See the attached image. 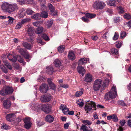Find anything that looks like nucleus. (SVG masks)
I'll use <instances>...</instances> for the list:
<instances>
[{
    "label": "nucleus",
    "instance_id": "nucleus-1",
    "mask_svg": "<svg viewBox=\"0 0 131 131\" xmlns=\"http://www.w3.org/2000/svg\"><path fill=\"white\" fill-rule=\"evenodd\" d=\"M1 8L4 12L10 14L18 10L19 7L16 3L5 2L2 5Z\"/></svg>",
    "mask_w": 131,
    "mask_h": 131
},
{
    "label": "nucleus",
    "instance_id": "nucleus-2",
    "mask_svg": "<svg viewBox=\"0 0 131 131\" xmlns=\"http://www.w3.org/2000/svg\"><path fill=\"white\" fill-rule=\"evenodd\" d=\"M117 93L116 87L113 85L109 93L105 95V98L107 100H109L110 98L113 99L115 98L117 96Z\"/></svg>",
    "mask_w": 131,
    "mask_h": 131
},
{
    "label": "nucleus",
    "instance_id": "nucleus-3",
    "mask_svg": "<svg viewBox=\"0 0 131 131\" xmlns=\"http://www.w3.org/2000/svg\"><path fill=\"white\" fill-rule=\"evenodd\" d=\"M105 6V4L104 2L100 1H95L92 4L93 8L96 9H103Z\"/></svg>",
    "mask_w": 131,
    "mask_h": 131
},
{
    "label": "nucleus",
    "instance_id": "nucleus-4",
    "mask_svg": "<svg viewBox=\"0 0 131 131\" xmlns=\"http://www.w3.org/2000/svg\"><path fill=\"white\" fill-rule=\"evenodd\" d=\"M102 86V80L100 79L95 80L93 84V89L94 91L99 90Z\"/></svg>",
    "mask_w": 131,
    "mask_h": 131
},
{
    "label": "nucleus",
    "instance_id": "nucleus-5",
    "mask_svg": "<svg viewBox=\"0 0 131 131\" xmlns=\"http://www.w3.org/2000/svg\"><path fill=\"white\" fill-rule=\"evenodd\" d=\"M14 90L12 87L6 86L4 89L0 91V93L3 95H6L11 94L13 92Z\"/></svg>",
    "mask_w": 131,
    "mask_h": 131
},
{
    "label": "nucleus",
    "instance_id": "nucleus-6",
    "mask_svg": "<svg viewBox=\"0 0 131 131\" xmlns=\"http://www.w3.org/2000/svg\"><path fill=\"white\" fill-rule=\"evenodd\" d=\"M96 107V105L95 103L94 102L91 101L85 105V110L87 111V113H88V112L91 111L92 108H95Z\"/></svg>",
    "mask_w": 131,
    "mask_h": 131
},
{
    "label": "nucleus",
    "instance_id": "nucleus-7",
    "mask_svg": "<svg viewBox=\"0 0 131 131\" xmlns=\"http://www.w3.org/2000/svg\"><path fill=\"white\" fill-rule=\"evenodd\" d=\"M9 99V98L5 99V97L1 99V100L3 102V105L6 109L8 108L11 105V103Z\"/></svg>",
    "mask_w": 131,
    "mask_h": 131
},
{
    "label": "nucleus",
    "instance_id": "nucleus-8",
    "mask_svg": "<svg viewBox=\"0 0 131 131\" xmlns=\"http://www.w3.org/2000/svg\"><path fill=\"white\" fill-rule=\"evenodd\" d=\"M25 123L24 127L27 129H28L31 127L32 123L30 118L28 117H26L24 120Z\"/></svg>",
    "mask_w": 131,
    "mask_h": 131
},
{
    "label": "nucleus",
    "instance_id": "nucleus-9",
    "mask_svg": "<svg viewBox=\"0 0 131 131\" xmlns=\"http://www.w3.org/2000/svg\"><path fill=\"white\" fill-rule=\"evenodd\" d=\"M19 52L22 55L24 58L27 59H28L29 58V55L28 53L24 51L22 48H17Z\"/></svg>",
    "mask_w": 131,
    "mask_h": 131
},
{
    "label": "nucleus",
    "instance_id": "nucleus-10",
    "mask_svg": "<svg viewBox=\"0 0 131 131\" xmlns=\"http://www.w3.org/2000/svg\"><path fill=\"white\" fill-rule=\"evenodd\" d=\"M52 98L51 95L50 94H46L43 95L41 97V102H49Z\"/></svg>",
    "mask_w": 131,
    "mask_h": 131
},
{
    "label": "nucleus",
    "instance_id": "nucleus-11",
    "mask_svg": "<svg viewBox=\"0 0 131 131\" xmlns=\"http://www.w3.org/2000/svg\"><path fill=\"white\" fill-rule=\"evenodd\" d=\"M16 118V115L14 113L7 114L6 116V120L10 122L13 121Z\"/></svg>",
    "mask_w": 131,
    "mask_h": 131
},
{
    "label": "nucleus",
    "instance_id": "nucleus-12",
    "mask_svg": "<svg viewBox=\"0 0 131 131\" xmlns=\"http://www.w3.org/2000/svg\"><path fill=\"white\" fill-rule=\"evenodd\" d=\"M51 105L47 104L42 106V110L46 113H48L51 111Z\"/></svg>",
    "mask_w": 131,
    "mask_h": 131
},
{
    "label": "nucleus",
    "instance_id": "nucleus-13",
    "mask_svg": "<svg viewBox=\"0 0 131 131\" xmlns=\"http://www.w3.org/2000/svg\"><path fill=\"white\" fill-rule=\"evenodd\" d=\"M36 33L38 35V38L37 39V42L41 44V28L40 27H38L36 31Z\"/></svg>",
    "mask_w": 131,
    "mask_h": 131
},
{
    "label": "nucleus",
    "instance_id": "nucleus-14",
    "mask_svg": "<svg viewBox=\"0 0 131 131\" xmlns=\"http://www.w3.org/2000/svg\"><path fill=\"white\" fill-rule=\"evenodd\" d=\"M93 77L90 73L86 74L85 76L84 81L87 82H90L93 80Z\"/></svg>",
    "mask_w": 131,
    "mask_h": 131
},
{
    "label": "nucleus",
    "instance_id": "nucleus-15",
    "mask_svg": "<svg viewBox=\"0 0 131 131\" xmlns=\"http://www.w3.org/2000/svg\"><path fill=\"white\" fill-rule=\"evenodd\" d=\"M42 6H43L42 8H43V9H42L43 10L41 12V17L44 18H46L48 16V14L47 12L45 11L46 10V7L44 5Z\"/></svg>",
    "mask_w": 131,
    "mask_h": 131
},
{
    "label": "nucleus",
    "instance_id": "nucleus-16",
    "mask_svg": "<svg viewBox=\"0 0 131 131\" xmlns=\"http://www.w3.org/2000/svg\"><path fill=\"white\" fill-rule=\"evenodd\" d=\"M68 58L69 59L71 60H73L75 59L76 56L73 52L71 51H69L68 55Z\"/></svg>",
    "mask_w": 131,
    "mask_h": 131
},
{
    "label": "nucleus",
    "instance_id": "nucleus-17",
    "mask_svg": "<svg viewBox=\"0 0 131 131\" xmlns=\"http://www.w3.org/2000/svg\"><path fill=\"white\" fill-rule=\"evenodd\" d=\"M49 9L51 12V14L52 15L55 16L56 15L57 13L56 11H54V8L52 4H49L48 5Z\"/></svg>",
    "mask_w": 131,
    "mask_h": 131
},
{
    "label": "nucleus",
    "instance_id": "nucleus-18",
    "mask_svg": "<svg viewBox=\"0 0 131 131\" xmlns=\"http://www.w3.org/2000/svg\"><path fill=\"white\" fill-rule=\"evenodd\" d=\"M27 32L29 36H33L34 33V28L31 27H29L27 29Z\"/></svg>",
    "mask_w": 131,
    "mask_h": 131
},
{
    "label": "nucleus",
    "instance_id": "nucleus-19",
    "mask_svg": "<svg viewBox=\"0 0 131 131\" xmlns=\"http://www.w3.org/2000/svg\"><path fill=\"white\" fill-rule=\"evenodd\" d=\"M60 109L62 110V112L64 114H67L69 110L67 108L66 105L61 104Z\"/></svg>",
    "mask_w": 131,
    "mask_h": 131
},
{
    "label": "nucleus",
    "instance_id": "nucleus-20",
    "mask_svg": "<svg viewBox=\"0 0 131 131\" xmlns=\"http://www.w3.org/2000/svg\"><path fill=\"white\" fill-rule=\"evenodd\" d=\"M89 59L87 58H82L80 59L78 61L79 65H82L87 63V61H88Z\"/></svg>",
    "mask_w": 131,
    "mask_h": 131
},
{
    "label": "nucleus",
    "instance_id": "nucleus-21",
    "mask_svg": "<svg viewBox=\"0 0 131 131\" xmlns=\"http://www.w3.org/2000/svg\"><path fill=\"white\" fill-rule=\"evenodd\" d=\"M80 129L83 130V131H92L93 130L90 126L87 127L86 125L84 124L82 125Z\"/></svg>",
    "mask_w": 131,
    "mask_h": 131
},
{
    "label": "nucleus",
    "instance_id": "nucleus-22",
    "mask_svg": "<svg viewBox=\"0 0 131 131\" xmlns=\"http://www.w3.org/2000/svg\"><path fill=\"white\" fill-rule=\"evenodd\" d=\"M48 89V85L44 83L41 85V93H45L47 91Z\"/></svg>",
    "mask_w": 131,
    "mask_h": 131
},
{
    "label": "nucleus",
    "instance_id": "nucleus-23",
    "mask_svg": "<svg viewBox=\"0 0 131 131\" xmlns=\"http://www.w3.org/2000/svg\"><path fill=\"white\" fill-rule=\"evenodd\" d=\"M46 71L49 75H52L54 71L53 67L51 66H49L46 67Z\"/></svg>",
    "mask_w": 131,
    "mask_h": 131
},
{
    "label": "nucleus",
    "instance_id": "nucleus-24",
    "mask_svg": "<svg viewBox=\"0 0 131 131\" xmlns=\"http://www.w3.org/2000/svg\"><path fill=\"white\" fill-rule=\"evenodd\" d=\"M45 120L48 122L51 123L54 120V118L53 116L51 115H48L45 117Z\"/></svg>",
    "mask_w": 131,
    "mask_h": 131
},
{
    "label": "nucleus",
    "instance_id": "nucleus-25",
    "mask_svg": "<svg viewBox=\"0 0 131 131\" xmlns=\"http://www.w3.org/2000/svg\"><path fill=\"white\" fill-rule=\"evenodd\" d=\"M77 70L80 74H81L82 76L84 75V74L85 72L84 69L82 67L79 66L77 67Z\"/></svg>",
    "mask_w": 131,
    "mask_h": 131
},
{
    "label": "nucleus",
    "instance_id": "nucleus-26",
    "mask_svg": "<svg viewBox=\"0 0 131 131\" xmlns=\"http://www.w3.org/2000/svg\"><path fill=\"white\" fill-rule=\"evenodd\" d=\"M108 5L111 6H115L116 5V1L114 0H108L107 1Z\"/></svg>",
    "mask_w": 131,
    "mask_h": 131
},
{
    "label": "nucleus",
    "instance_id": "nucleus-27",
    "mask_svg": "<svg viewBox=\"0 0 131 131\" xmlns=\"http://www.w3.org/2000/svg\"><path fill=\"white\" fill-rule=\"evenodd\" d=\"M43 28L41 27V38H43L45 40L48 41L50 40V39L46 34L42 32V31H43Z\"/></svg>",
    "mask_w": 131,
    "mask_h": 131
},
{
    "label": "nucleus",
    "instance_id": "nucleus-28",
    "mask_svg": "<svg viewBox=\"0 0 131 131\" xmlns=\"http://www.w3.org/2000/svg\"><path fill=\"white\" fill-rule=\"evenodd\" d=\"M25 12L24 9L22 8L20 9L19 12V17L21 18H23L25 15Z\"/></svg>",
    "mask_w": 131,
    "mask_h": 131
},
{
    "label": "nucleus",
    "instance_id": "nucleus-29",
    "mask_svg": "<svg viewBox=\"0 0 131 131\" xmlns=\"http://www.w3.org/2000/svg\"><path fill=\"white\" fill-rule=\"evenodd\" d=\"M32 18L34 19H39L41 18V15L38 13L34 14L32 16Z\"/></svg>",
    "mask_w": 131,
    "mask_h": 131
},
{
    "label": "nucleus",
    "instance_id": "nucleus-30",
    "mask_svg": "<svg viewBox=\"0 0 131 131\" xmlns=\"http://www.w3.org/2000/svg\"><path fill=\"white\" fill-rule=\"evenodd\" d=\"M10 55V54H9L8 55V59L12 62H15L17 60V58L14 56L11 55L10 58L8 57V56Z\"/></svg>",
    "mask_w": 131,
    "mask_h": 131
},
{
    "label": "nucleus",
    "instance_id": "nucleus-31",
    "mask_svg": "<svg viewBox=\"0 0 131 131\" xmlns=\"http://www.w3.org/2000/svg\"><path fill=\"white\" fill-rule=\"evenodd\" d=\"M81 91H77L76 92L75 95L76 97H79L83 94V89H81Z\"/></svg>",
    "mask_w": 131,
    "mask_h": 131
},
{
    "label": "nucleus",
    "instance_id": "nucleus-32",
    "mask_svg": "<svg viewBox=\"0 0 131 131\" xmlns=\"http://www.w3.org/2000/svg\"><path fill=\"white\" fill-rule=\"evenodd\" d=\"M4 64L10 70H11L12 67L10 64L7 61L5 60H3V61Z\"/></svg>",
    "mask_w": 131,
    "mask_h": 131
},
{
    "label": "nucleus",
    "instance_id": "nucleus-33",
    "mask_svg": "<svg viewBox=\"0 0 131 131\" xmlns=\"http://www.w3.org/2000/svg\"><path fill=\"white\" fill-rule=\"evenodd\" d=\"M54 63L56 67H59L61 65V62L58 59L56 60L54 62Z\"/></svg>",
    "mask_w": 131,
    "mask_h": 131
},
{
    "label": "nucleus",
    "instance_id": "nucleus-34",
    "mask_svg": "<svg viewBox=\"0 0 131 131\" xmlns=\"http://www.w3.org/2000/svg\"><path fill=\"white\" fill-rule=\"evenodd\" d=\"M23 46L27 49H30L31 48V45L28 43L25 42L23 43Z\"/></svg>",
    "mask_w": 131,
    "mask_h": 131
},
{
    "label": "nucleus",
    "instance_id": "nucleus-35",
    "mask_svg": "<svg viewBox=\"0 0 131 131\" xmlns=\"http://www.w3.org/2000/svg\"><path fill=\"white\" fill-rule=\"evenodd\" d=\"M85 16L88 18H92L95 17L96 15L94 14H91L89 13H86V14Z\"/></svg>",
    "mask_w": 131,
    "mask_h": 131
},
{
    "label": "nucleus",
    "instance_id": "nucleus-36",
    "mask_svg": "<svg viewBox=\"0 0 131 131\" xmlns=\"http://www.w3.org/2000/svg\"><path fill=\"white\" fill-rule=\"evenodd\" d=\"M64 46L63 45H61L58 47V49L59 52L60 53H62L63 52Z\"/></svg>",
    "mask_w": 131,
    "mask_h": 131
},
{
    "label": "nucleus",
    "instance_id": "nucleus-37",
    "mask_svg": "<svg viewBox=\"0 0 131 131\" xmlns=\"http://www.w3.org/2000/svg\"><path fill=\"white\" fill-rule=\"evenodd\" d=\"M0 68L3 72L5 73H7L8 71L7 69L3 65H1L0 66Z\"/></svg>",
    "mask_w": 131,
    "mask_h": 131
},
{
    "label": "nucleus",
    "instance_id": "nucleus-38",
    "mask_svg": "<svg viewBox=\"0 0 131 131\" xmlns=\"http://www.w3.org/2000/svg\"><path fill=\"white\" fill-rule=\"evenodd\" d=\"M26 12L28 15H31L34 13V12L31 9L28 8L26 9Z\"/></svg>",
    "mask_w": 131,
    "mask_h": 131
},
{
    "label": "nucleus",
    "instance_id": "nucleus-39",
    "mask_svg": "<svg viewBox=\"0 0 131 131\" xmlns=\"http://www.w3.org/2000/svg\"><path fill=\"white\" fill-rule=\"evenodd\" d=\"M82 122L84 124V125H86V124H87L89 125H91L92 124V122H90L88 120H83L82 121Z\"/></svg>",
    "mask_w": 131,
    "mask_h": 131
},
{
    "label": "nucleus",
    "instance_id": "nucleus-40",
    "mask_svg": "<svg viewBox=\"0 0 131 131\" xmlns=\"http://www.w3.org/2000/svg\"><path fill=\"white\" fill-rule=\"evenodd\" d=\"M77 104L81 106H82L84 104L83 101L81 99H79L77 101Z\"/></svg>",
    "mask_w": 131,
    "mask_h": 131
},
{
    "label": "nucleus",
    "instance_id": "nucleus-41",
    "mask_svg": "<svg viewBox=\"0 0 131 131\" xmlns=\"http://www.w3.org/2000/svg\"><path fill=\"white\" fill-rule=\"evenodd\" d=\"M22 24L20 22H18L17 25H16L15 28L16 29H18L20 28L22 26Z\"/></svg>",
    "mask_w": 131,
    "mask_h": 131
},
{
    "label": "nucleus",
    "instance_id": "nucleus-42",
    "mask_svg": "<svg viewBox=\"0 0 131 131\" xmlns=\"http://www.w3.org/2000/svg\"><path fill=\"white\" fill-rule=\"evenodd\" d=\"M53 21L52 20L48 21L47 23V26L48 28L50 27L52 25Z\"/></svg>",
    "mask_w": 131,
    "mask_h": 131
},
{
    "label": "nucleus",
    "instance_id": "nucleus-43",
    "mask_svg": "<svg viewBox=\"0 0 131 131\" xmlns=\"http://www.w3.org/2000/svg\"><path fill=\"white\" fill-rule=\"evenodd\" d=\"M117 103L118 104L122 106H126V104L124 102L122 101L119 100L118 101Z\"/></svg>",
    "mask_w": 131,
    "mask_h": 131
},
{
    "label": "nucleus",
    "instance_id": "nucleus-44",
    "mask_svg": "<svg viewBox=\"0 0 131 131\" xmlns=\"http://www.w3.org/2000/svg\"><path fill=\"white\" fill-rule=\"evenodd\" d=\"M7 18H9L8 21L9 23L10 24H12L15 20V19L12 17L8 16Z\"/></svg>",
    "mask_w": 131,
    "mask_h": 131
},
{
    "label": "nucleus",
    "instance_id": "nucleus-45",
    "mask_svg": "<svg viewBox=\"0 0 131 131\" xmlns=\"http://www.w3.org/2000/svg\"><path fill=\"white\" fill-rule=\"evenodd\" d=\"M30 19L29 18H26L22 20L21 22H20L22 24L25 23L29 21H30Z\"/></svg>",
    "mask_w": 131,
    "mask_h": 131
},
{
    "label": "nucleus",
    "instance_id": "nucleus-46",
    "mask_svg": "<svg viewBox=\"0 0 131 131\" xmlns=\"http://www.w3.org/2000/svg\"><path fill=\"white\" fill-rule=\"evenodd\" d=\"M41 24L40 21L35 22L33 23V24L34 26L38 27H40L39 26H40Z\"/></svg>",
    "mask_w": 131,
    "mask_h": 131
},
{
    "label": "nucleus",
    "instance_id": "nucleus-47",
    "mask_svg": "<svg viewBox=\"0 0 131 131\" xmlns=\"http://www.w3.org/2000/svg\"><path fill=\"white\" fill-rule=\"evenodd\" d=\"M111 52L113 54H117L118 53L117 50L114 48H113L111 50Z\"/></svg>",
    "mask_w": 131,
    "mask_h": 131
},
{
    "label": "nucleus",
    "instance_id": "nucleus-48",
    "mask_svg": "<svg viewBox=\"0 0 131 131\" xmlns=\"http://www.w3.org/2000/svg\"><path fill=\"white\" fill-rule=\"evenodd\" d=\"M1 128L2 129H7L10 128V126H8L5 124H3Z\"/></svg>",
    "mask_w": 131,
    "mask_h": 131
},
{
    "label": "nucleus",
    "instance_id": "nucleus-49",
    "mask_svg": "<svg viewBox=\"0 0 131 131\" xmlns=\"http://www.w3.org/2000/svg\"><path fill=\"white\" fill-rule=\"evenodd\" d=\"M118 118L117 116L115 115H113L112 117V120L113 121L116 122L118 121Z\"/></svg>",
    "mask_w": 131,
    "mask_h": 131
},
{
    "label": "nucleus",
    "instance_id": "nucleus-50",
    "mask_svg": "<svg viewBox=\"0 0 131 131\" xmlns=\"http://www.w3.org/2000/svg\"><path fill=\"white\" fill-rule=\"evenodd\" d=\"M119 37V34L117 32H115L113 37V39L114 40H117Z\"/></svg>",
    "mask_w": 131,
    "mask_h": 131
},
{
    "label": "nucleus",
    "instance_id": "nucleus-51",
    "mask_svg": "<svg viewBox=\"0 0 131 131\" xmlns=\"http://www.w3.org/2000/svg\"><path fill=\"white\" fill-rule=\"evenodd\" d=\"M126 33L124 31H122L121 33L120 37L122 38L125 37L126 36Z\"/></svg>",
    "mask_w": 131,
    "mask_h": 131
},
{
    "label": "nucleus",
    "instance_id": "nucleus-52",
    "mask_svg": "<svg viewBox=\"0 0 131 131\" xmlns=\"http://www.w3.org/2000/svg\"><path fill=\"white\" fill-rule=\"evenodd\" d=\"M124 16L125 18L127 19H131V16L129 14H125Z\"/></svg>",
    "mask_w": 131,
    "mask_h": 131
},
{
    "label": "nucleus",
    "instance_id": "nucleus-53",
    "mask_svg": "<svg viewBox=\"0 0 131 131\" xmlns=\"http://www.w3.org/2000/svg\"><path fill=\"white\" fill-rule=\"evenodd\" d=\"M17 2L20 5L24 4L25 3V0H17Z\"/></svg>",
    "mask_w": 131,
    "mask_h": 131
},
{
    "label": "nucleus",
    "instance_id": "nucleus-54",
    "mask_svg": "<svg viewBox=\"0 0 131 131\" xmlns=\"http://www.w3.org/2000/svg\"><path fill=\"white\" fill-rule=\"evenodd\" d=\"M119 123L121 126H123L126 123L124 119H122L120 121Z\"/></svg>",
    "mask_w": 131,
    "mask_h": 131
},
{
    "label": "nucleus",
    "instance_id": "nucleus-55",
    "mask_svg": "<svg viewBox=\"0 0 131 131\" xmlns=\"http://www.w3.org/2000/svg\"><path fill=\"white\" fill-rule=\"evenodd\" d=\"M109 82V80L108 79H106L104 80L103 82L104 84V86H105L106 85H107Z\"/></svg>",
    "mask_w": 131,
    "mask_h": 131
},
{
    "label": "nucleus",
    "instance_id": "nucleus-56",
    "mask_svg": "<svg viewBox=\"0 0 131 131\" xmlns=\"http://www.w3.org/2000/svg\"><path fill=\"white\" fill-rule=\"evenodd\" d=\"M87 17L86 16L83 17L82 18V19L83 21L85 22H88L89 20Z\"/></svg>",
    "mask_w": 131,
    "mask_h": 131
},
{
    "label": "nucleus",
    "instance_id": "nucleus-57",
    "mask_svg": "<svg viewBox=\"0 0 131 131\" xmlns=\"http://www.w3.org/2000/svg\"><path fill=\"white\" fill-rule=\"evenodd\" d=\"M49 85L50 88L54 90L55 89L56 86L53 83H52Z\"/></svg>",
    "mask_w": 131,
    "mask_h": 131
},
{
    "label": "nucleus",
    "instance_id": "nucleus-58",
    "mask_svg": "<svg viewBox=\"0 0 131 131\" xmlns=\"http://www.w3.org/2000/svg\"><path fill=\"white\" fill-rule=\"evenodd\" d=\"M114 20L116 23L120 20L119 18L118 17H115L114 18Z\"/></svg>",
    "mask_w": 131,
    "mask_h": 131
},
{
    "label": "nucleus",
    "instance_id": "nucleus-59",
    "mask_svg": "<svg viewBox=\"0 0 131 131\" xmlns=\"http://www.w3.org/2000/svg\"><path fill=\"white\" fill-rule=\"evenodd\" d=\"M21 119L19 117L17 118L15 122V124H17L19 123V122L21 121Z\"/></svg>",
    "mask_w": 131,
    "mask_h": 131
},
{
    "label": "nucleus",
    "instance_id": "nucleus-60",
    "mask_svg": "<svg viewBox=\"0 0 131 131\" xmlns=\"http://www.w3.org/2000/svg\"><path fill=\"white\" fill-rule=\"evenodd\" d=\"M52 80L51 78H48V79L47 81L49 85H51L53 83L52 82Z\"/></svg>",
    "mask_w": 131,
    "mask_h": 131
},
{
    "label": "nucleus",
    "instance_id": "nucleus-61",
    "mask_svg": "<svg viewBox=\"0 0 131 131\" xmlns=\"http://www.w3.org/2000/svg\"><path fill=\"white\" fill-rule=\"evenodd\" d=\"M122 46V44L121 42H118L116 44V47L119 48Z\"/></svg>",
    "mask_w": 131,
    "mask_h": 131
},
{
    "label": "nucleus",
    "instance_id": "nucleus-62",
    "mask_svg": "<svg viewBox=\"0 0 131 131\" xmlns=\"http://www.w3.org/2000/svg\"><path fill=\"white\" fill-rule=\"evenodd\" d=\"M18 58H19L20 59H19L18 60V61L20 63H22L24 61V59H23L20 56H19L18 57Z\"/></svg>",
    "mask_w": 131,
    "mask_h": 131
},
{
    "label": "nucleus",
    "instance_id": "nucleus-63",
    "mask_svg": "<svg viewBox=\"0 0 131 131\" xmlns=\"http://www.w3.org/2000/svg\"><path fill=\"white\" fill-rule=\"evenodd\" d=\"M27 3L29 4H32L34 2V0H26Z\"/></svg>",
    "mask_w": 131,
    "mask_h": 131
},
{
    "label": "nucleus",
    "instance_id": "nucleus-64",
    "mask_svg": "<svg viewBox=\"0 0 131 131\" xmlns=\"http://www.w3.org/2000/svg\"><path fill=\"white\" fill-rule=\"evenodd\" d=\"M61 86L65 88H67L69 87V85L67 84H62L61 85Z\"/></svg>",
    "mask_w": 131,
    "mask_h": 131
}]
</instances>
